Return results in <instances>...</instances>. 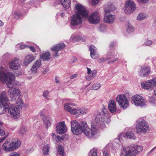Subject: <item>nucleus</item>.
<instances>
[{
    "label": "nucleus",
    "mask_w": 156,
    "mask_h": 156,
    "mask_svg": "<svg viewBox=\"0 0 156 156\" xmlns=\"http://www.w3.org/2000/svg\"><path fill=\"white\" fill-rule=\"evenodd\" d=\"M87 74H90V73H91V69L87 67Z\"/></svg>",
    "instance_id": "0e129e2a"
},
{
    "label": "nucleus",
    "mask_w": 156,
    "mask_h": 156,
    "mask_svg": "<svg viewBox=\"0 0 156 156\" xmlns=\"http://www.w3.org/2000/svg\"><path fill=\"white\" fill-rule=\"evenodd\" d=\"M65 47V45L63 43L59 44H57L54 46H53L51 48V49L55 51V52L53 55L54 56H58V51L63 49Z\"/></svg>",
    "instance_id": "412c9836"
},
{
    "label": "nucleus",
    "mask_w": 156,
    "mask_h": 156,
    "mask_svg": "<svg viewBox=\"0 0 156 156\" xmlns=\"http://www.w3.org/2000/svg\"><path fill=\"white\" fill-rule=\"evenodd\" d=\"M116 100L119 104L124 109L126 108L129 106L128 100L124 95H118Z\"/></svg>",
    "instance_id": "ddd939ff"
},
{
    "label": "nucleus",
    "mask_w": 156,
    "mask_h": 156,
    "mask_svg": "<svg viewBox=\"0 0 156 156\" xmlns=\"http://www.w3.org/2000/svg\"><path fill=\"white\" fill-rule=\"evenodd\" d=\"M8 64L11 69L14 70L18 69L20 65L19 59L17 58H15L11 61Z\"/></svg>",
    "instance_id": "f3484780"
},
{
    "label": "nucleus",
    "mask_w": 156,
    "mask_h": 156,
    "mask_svg": "<svg viewBox=\"0 0 156 156\" xmlns=\"http://www.w3.org/2000/svg\"><path fill=\"white\" fill-rule=\"evenodd\" d=\"M64 149L62 146L59 145L58 146V151L57 155L58 156H64Z\"/></svg>",
    "instance_id": "473e14b6"
},
{
    "label": "nucleus",
    "mask_w": 156,
    "mask_h": 156,
    "mask_svg": "<svg viewBox=\"0 0 156 156\" xmlns=\"http://www.w3.org/2000/svg\"><path fill=\"white\" fill-rule=\"evenodd\" d=\"M71 124V130L73 133L78 135L82 133L80 124L76 120L72 121Z\"/></svg>",
    "instance_id": "9b49d317"
},
{
    "label": "nucleus",
    "mask_w": 156,
    "mask_h": 156,
    "mask_svg": "<svg viewBox=\"0 0 156 156\" xmlns=\"http://www.w3.org/2000/svg\"><path fill=\"white\" fill-rule=\"evenodd\" d=\"M75 12L76 14H78L81 17L86 18L88 15V12L82 5L78 3L75 5Z\"/></svg>",
    "instance_id": "0eeeda50"
},
{
    "label": "nucleus",
    "mask_w": 156,
    "mask_h": 156,
    "mask_svg": "<svg viewBox=\"0 0 156 156\" xmlns=\"http://www.w3.org/2000/svg\"><path fill=\"white\" fill-rule=\"evenodd\" d=\"M8 135V133H5L4 130L1 129V142L5 139Z\"/></svg>",
    "instance_id": "2f4dec72"
},
{
    "label": "nucleus",
    "mask_w": 156,
    "mask_h": 156,
    "mask_svg": "<svg viewBox=\"0 0 156 156\" xmlns=\"http://www.w3.org/2000/svg\"><path fill=\"white\" fill-rule=\"evenodd\" d=\"M20 133L21 135H24L26 133V131L25 128L21 127L19 130Z\"/></svg>",
    "instance_id": "a18cd8bd"
},
{
    "label": "nucleus",
    "mask_w": 156,
    "mask_h": 156,
    "mask_svg": "<svg viewBox=\"0 0 156 156\" xmlns=\"http://www.w3.org/2000/svg\"><path fill=\"white\" fill-rule=\"evenodd\" d=\"M81 16L77 14H73L71 18V24L76 26L81 24L82 22Z\"/></svg>",
    "instance_id": "2eb2a0df"
},
{
    "label": "nucleus",
    "mask_w": 156,
    "mask_h": 156,
    "mask_svg": "<svg viewBox=\"0 0 156 156\" xmlns=\"http://www.w3.org/2000/svg\"><path fill=\"white\" fill-rule=\"evenodd\" d=\"M100 0H92L91 4L93 5H95L98 4Z\"/></svg>",
    "instance_id": "864d4df0"
},
{
    "label": "nucleus",
    "mask_w": 156,
    "mask_h": 156,
    "mask_svg": "<svg viewBox=\"0 0 156 156\" xmlns=\"http://www.w3.org/2000/svg\"><path fill=\"white\" fill-rule=\"evenodd\" d=\"M8 112L14 119H18L20 117L19 110L16 108L14 104H11L9 106Z\"/></svg>",
    "instance_id": "f8f14e48"
},
{
    "label": "nucleus",
    "mask_w": 156,
    "mask_h": 156,
    "mask_svg": "<svg viewBox=\"0 0 156 156\" xmlns=\"http://www.w3.org/2000/svg\"><path fill=\"white\" fill-rule=\"evenodd\" d=\"M97 73V71L95 70H94L92 71L90 73L91 74V77L92 78H94L95 77Z\"/></svg>",
    "instance_id": "3c124183"
},
{
    "label": "nucleus",
    "mask_w": 156,
    "mask_h": 156,
    "mask_svg": "<svg viewBox=\"0 0 156 156\" xmlns=\"http://www.w3.org/2000/svg\"><path fill=\"white\" fill-rule=\"evenodd\" d=\"M80 125L82 132L83 133L89 138L94 137L97 133V129L96 125L92 124V123H91V129L89 128L87 122H81Z\"/></svg>",
    "instance_id": "7ed1b4c3"
},
{
    "label": "nucleus",
    "mask_w": 156,
    "mask_h": 156,
    "mask_svg": "<svg viewBox=\"0 0 156 156\" xmlns=\"http://www.w3.org/2000/svg\"><path fill=\"white\" fill-rule=\"evenodd\" d=\"M147 17V15L144 13H140L137 17V19L139 20H142L144 19Z\"/></svg>",
    "instance_id": "e433bc0d"
},
{
    "label": "nucleus",
    "mask_w": 156,
    "mask_h": 156,
    "mask_svg": "<svg viewBox=\"0 0 156 156\" xmlns=\"http://www.w3.org/2000/svg\"><path fill=\"white\" fill-rule=\"evenodd\" d=\"M106 27L104 25H101L99 28L100 31L102 32L105 31L106 30Z\"/></svg>",
    "instance_id": "09e8293b"
},
{
    "label": "nucleus",
    "mask_w": 156,
    "mask_h": 156,
    "mask_svg": "<svg viewBox=\"0 0 156 156\" xmlns=\"http://www.w3.org/2000/svg\"><path fill=\"white\" fill-rule=\"evenodd\" d=\"M136 128L138 133H145L149 130V127L145 121L142 119H140L137 121Z\"/></svg>",
    "instance_id": "423d86ee"
},
{
    "label": "nucleus",
    "mask_w": 156,
    "mask_h": 156,
    "mask_svg": "<svg viewBox=\"0 0 156 156\" xmlns=\"http://www.w3.org/2000/svg\"><path fill=\"white\" fill-rule=\"evenodd\" d=\"M79 115L81 114H84L87 113L88 111L87 108H83L80 109H78Z\"/></svg>",
    "instance_id": "f704fd0d"
},
{
    "label": "nucleus",
    "mask_w": 156,
    "mask_h": 156,
    "mask_svg": "<svg viewBox=\"0 0 156 156\" xmlns=\"http://www.w3.org/2000/svg\"><path fill=\"white\" fill-rule=\"evenodd\" d=\"M41 65V61L40 60H37L33 65L37 68H39Z\"/></svg>",
    "instance_id": "79ce46f5"
},
{
    "label": "nucleus",
    "mask_w": 156,
    "mask_h": 156,
    "mask_svg": "<svg viewBox=\"0 0 156 156\" xmlns=\"http://www.w3.org/2000/svg\"><path fill=\"white\" fill-rule=\"evenodd\" d=\"M35 58V57L32 55L30 54L26 56L24 58L23 64L25 66H27Z\"/></svg>",
    "instance_id": "393cba45"
},
{
    "label": "nucleus",
    "mask_w": 156,
    "mask_h": 156,
    "mask_svg": "<svg viewBox=\"0 0 156 156\" xmlns=\"http://www.w3.org/2000/svg\"><path fill=\"white\" fill-rule=\"evenodd\" d=\"M118 60V58H116L108 62V63H113Z\"/></svg>",
    "instance_id": "338daca9"
},
{
    "label": "nucleus",
    "mask_w": 156,
    "mask_h": 156,
    "mask_svg": "<svg viewBox=\"0 0 156 156\" xmlns=\"http://www.w3.org/2000/svg\"><path fill=\"white\" fill-rule=\"evenodd\" d=\"M12 147H14L13 151L18 148L20 146V142L17 138L14 139L11 142Z\"/></svg>",
    "instance_id": "c756f323"
},
{
    "label": "nucleus",
    "mask_w": 156,
    "mask_h": 156,
    "mask_svg": "<svg viewBox=\"0 0 156 156\" xmlns=\"http://www.w3.org/2000/svg\"><path fill=\"white\" fill-rule=\"evenodd\" d=\"M152 43V42L151 41L148 40L144 42L143 44V45L144 46H150V45H151Z\"/></svg>",
    "instance_id": "de8ad7c7"
},
{
    "label": "nucleus",
    "mask_w": 156,
    "mask_h": 156,
    "mask_svg": "<svg viewBox=\"0 0 156 156\" xmlns=\"http://www.w3.org/2000/svg\"><path fill=\"white\" fill-rule=\"evenodd\" d=\"M77 76H78V75L77 74H73V75H72L70 77V79H73L74 78L77 77Z\"/></svg>",
    "instance_id": "13d9d810"
},
{
    "label": "nucleus",
    "mask_w": 156,
    "mask_h": 156,
    "mask_svg": "<svg viewBox=\"0 0 156 156\" xmlns=\"http://www.w3.org/2000/svg\"><path fill=\"white\" fill-rule=\"evenodd\" d=\"M116 44V43L115 42H112L110 44V46L111 48H112Z\"/></svg>",
    "instance_id": "052dcab7"
},
{
    "label": "nucleus",
    "mask_w": 156,
    "mask_h": 156,
    "mask_svg": "<svg viewBox=\"0 0 156 156\" xmlns=\"http://www.w3.org/2000/svg\"><path fill=\"white\" fill-rule=\"evenodd\" d=\"M156 85V77H153L152 79L148 80L145 83L143 82L141 83V87L144 89L149 91Z\"/></svg>",
    "instance_id": "1a4fd4ad"
},
{
    "label": "nucleus",
    "mask_w": 156,
    "mask_h": 156,
    "mask_svg": "<svg viewBox=\"0 0 156 156\" xmlns=\"http://www.w3.org/2000/svg\"><path fill=\"white\" fill-rule=\"evenodd\" d=\"M101 87L100 84L99 83H95L93 86V89L96 90L98 89Z\"/></svg>",
    "instance_id": "c03bdc74"
},
{
    "label": "nucleus",
    "mask_w": 156,
    "mask_h": 156,
    "mask_svg": "<svg viewBox=\"0 0 156 156\" xmlns=\"http://www.w3.org/2000/svg\"><path fill=\"white\" fill-rule=\"evenodd\" d=\"M107 111L105 107L103 106L100 112L96 115L95 120L97 125L101 128H105L106 124L110 121V117H107Z\"/></svg>",
    "instance_id": "f03ea898"
},
{
    "label": "nucleus",
    "mask_w": 156,
    "mask_h": 156,
    "mask_svg": "<svg viewBox=\"0 0 156 156\" xmlns=\"http://www.w3.org/2000/svg\"><path fill=\"white\" fill-rule=\"evenodd\" d=\"M137 1L139 2L143 3H145L147 2L149 0H137Z\"/></svg>",
    "instance_id": "bf43d9fd"
},
{
    "label": "nucleus",
    "mask_w": 156,
    "mask_h": 156,
    "mask_svg": "<svg viewBox=\"0 0 156 156\" xmlns=\"http://www.w3.org/2000/svg\"><path fill=\"white\" fill-rule=\"evenodd\" d=\"M149 101L152 105L154 104L156 102V100L154 98L153 96H149Z\"/></svg>",
    "instance_id": "37998d69"
},
{
    "label": "nucleus",
    "mask_w": 156,
    "mask_h": 156,
    "mask_svg": "<svg viewBox=\"0 0 156 156\" xmlns=\"http://www.w3.org/2000/svg\"><path fill=\"white\" fill-rule=\"evenodd\" d=\"M110 57H106V58H99L97 60L98 62L101 63L102 62H104L106 60L110 59Z\"/></svg>",
    "instance_id": "ea45409f"
},
{
    "label": "nucleus",
    "mask_w": 156,
    "mask_h": 156,
    "mask_svg": "<svg viewBox=\"0 0 156 156\" xmlns=\"http://www.w3.org/2000/svg\"><path fill=\"white\" fill-rule=\"evenodd\" d=\"M49 92L48 90L44 91L43 93L42 96L46 100H50L49 98Z\"/></svg>",
    "instance_id": "c9c22d12"
},
{
    "label": "nucleus",
    "mask_w": 156,
    "mask_h": 156,
    "mask_svg": "<svg viewBox=\"0 0 156 156\" xmlns=\"http://www.w3.org/2000/svg\"><path fill=\"white\" fill-rule=\"evenodd\" d=\"M64 108L65 111L69 112L73 115H79L78 109L69 106L67 104H65Z\"/></svg>",
    "instance_id": "a878e982"
},
{
    "label": "nucleus",
    "mask_w": 156,
    "mask_h": 156,
    "mask_svg": "<svg viewBox=\"0 0 156 156\" xmlns=\"http://www.w3.org/2000/svg\"><path fill=\"white\" fill-rule=\"evenodd\" d=\"M9 101L5 92L1 94V114L4 113L9 108Z\"/></svg>",
    "instance_id": "39448f33"
},
{
    "label": "nucleus",
    "mask_w": 156,
    "mask_h": 156,
    "mask_svg": "<svg viewBox=\"0 0 156 156\" xmlns=\"http://www.w3.org/2000/svg\"><path fill=\"white\" fill-rule=\"evenodd\" d=\"M44 123L47 129L50 127L52 123V120L50 116H45L43 119Z\"/></svg>",
    "instance_id": "cd10ccee"
},
{
    "label": "nucleus",
    "mask_w": 156,
    "mask_h": 156,
    "mask_svg": "<svg viewBox=\"0 0 156 156\" xmlns=\"http://www.w3.org/2000/svg\"><path fill=\"white\" fill-rule=\"evenodd\" d=\"M89 154H90L91 156H98L97 154V151L95 149H92L89 153Z\"/></svg>",
    "instance_id": "a19ab883"
},
{
    "label": "nucleus",
    "mask_w": 156,
    "mask_h": 156,
    "mask_svg": "<svg viewBox=\"0 0 156 156\" xmlns=\"http://www.w3.org/2000/svg\"><path fill=\"white\" fill-rule=\"evenodd\" d=\"M29 46L26 44H21L20 47V48L22 49H24L25 48H28Z\"/></svg>",
    "instance_id": "603ef678"
},
{
    "label": "nucleus",
    "mask_w": 156,
    "mask_h": 156,
    "mask_svg": "<svg viewBox=\"0 0 156 156\" xmlns=\"http://www.w3.org/2000/svg\"><path fill=\"white\" fill-rule=\"evenodd\" d=\"M125 12L126 14H130L136 9V6L134 2L131 1H126L125 5Z\"/></svg>",
    "instance_id": "9d476101"
},
{
    "label": "nucleus",
    "mask_w": 156,
    "mask_h": 156,
    "mask_svg": "<svg viewBox=\"0 0 156 156\" xmlns=\"http://www.w3.org/2000/svg\"><path fill=\"white\" fill-rule=\"evenodd\" d=\"M23 103V101L21 99H19L17 101L16 105H14L16 108L20 110L22 106Z\"/></svg>",
    "instance_id": "72a5a7b5"
},
{
    "label": "nucleus",
    "mask_w": 156,
    "mask_h": 156,
    "mask_svg": "<svg viewBox=\"0 0 156 156\" xmlns=\"http://www.w3.org/2000/svg\"><path fill=\"white\" fill-rule=\"evenodd\" d=\"M14 147H12L11 142H9V140H7L2 145V148L5 151L10 152L13 151Z\"/></svg>",
    "instance_id": "aec40b11"
},
{
    "label": "nucleus",
    "mask_w": 156,
    "mask_h": 156,
    "mask_svg": "<svg viewBox=\"0 0 156 156\" xmlns=\"http://www.w3.org/2000/svg\"><path fill=\"white\" fill-rule=\"evenodd\" d=\"M50 149V147L48 145L46 144L43 147V151L44 154H47L48 153Z\"/></svg>",
    "instance_id": "4c0bfd02"
},
{
    "label": "nucleus",
    "mask_w": 156,
    "mask_h": 156,
    "mask_svg": "<svg viewBox=\"0 0 156 156\" xmlns=\"http://www.w3.org/2000/svg\"><path fill=\"white\" fill-rule=\"evenodd\" d=\"M44 110H41L40 112V114L41 116H44Z\"/></svg>",
    "instance_id": "69168bd1"
},
{
    "label": "nucleus",
    "mask_w": 156,
    "mask_h": 156,
    "mask_svg": "<svg viewBox=\"0 0 156 156\" xmlns=\"http://www.w3.org/2000/svg\"><path fill=\"white\" fill-rule=\"evenodd\" d=\"M56 129L57 132L59 134L64 133L66 131V128L64 122L57 123Z\"/></svg>",
    "instance_id": "a211bd4d"
},
{
    "label": "nucleus",
    "mask_w": 156,
    "mask_h": 156,
    "mask_svg": "<svg viewBox=\"0 0 156 156\" xmlns=\"http://www.w3.org/2000/svg\"><path fill=\"white\" fill-rule=\"evenodd\" d=\"M41 59L44 61H48L51 58V54L48 51H47L41 55Z\"/></svg>",
    "instance_id": "c85d7f7f"
},
{
    "label": "nucleus",
    "mask_w": 156,
    "mask_h": 156,
    "mask_svg": "<svg viewBox=\"0 0 156 156\" xmlns=\"http://www.w3.org/2000/svg\"><path fill=\"white\" fill-rule=\"evenodd\" d=\"M126 30L128 32L131 33L134 30V28L131 24L129 23L126 28Z\"/></svg>",
    "instance_id": "58836bf2"
},
{
    "label": "nucleus",
    "mask_w": 156,
    "mask_h": 156,
    "mask_svg": "<svg viewBox=\"0 0 156 156\" xmlns=\"http://www.w3.org/2000/svg\"><path fill=\"white\" fill-rule=\"evenodd\" d=\"M113 55H112V53L110 52H108L106 55L107 57H110V59L112 57Z\"/></svg>",
    "instance_id": "6e6d98bb"
},
{
    "label": "nucleus",
    "mask_w": 156,
    "mask_h": 156,
    "mask_svg": "<svg viewBox=\"0 0 156 156\" xmlns=\"http://www.w3.org/2000/svg\"><path fill=\"white\" fill-rule=\"evenodd\" d=\"M103 156H110L109 154L106 151L103 152Z\"/></svg>",
    "instance_id": "680f3d73"
},
{
    "label": "nucleus",
    "mask_w": 156,
    "mask_h": 156,
    "mask_svg": "<svg viewBox=\"0 0 156 156\" xmlns=\"http://www.w3.org/2000/svg\"><path fill=\"white\" fill-rule=\"evenodd\" d=\"M131 99L134 105L137 106L143 107L146 106V101L142 96L136 94L133 96Z\"/></svg>",
    "instance_id": "6e6552de"
},
{
    "label": "nucleus",
    "mask_w": 156,
    "mask_h": 156,
    "mask_svg": "<svg viewBox=\"0 0 156 156\" xmlns=\"http://www.w3.org/2000/svg\"><path fill=\"white\" fill-rule=\"evenodd\" d=\"M14 17L16 18V16H17L18 17H19L20 16V14L18 13L17 12H15L14 13Z\"/></svg>",
    "instance_id": "774afa93"
},
{
    "label": "nucleus",
    "mask_w": 156,
    "mask_h": 156,
    "mask_svg": "<svg viewBox=\"0 0 156 156\" xmlns=\"http://www.w3.org/2000/svg\"><path fill=\"white\" fill-rule=\"evenodd\" d=\"M125 136L127 138L135 140L136 139V136H134V133L131 131L127 132L126 134L121 133L119 135L118 140L121 141L126 139Z\"/></svg>",
    "instance_id": "6ab92c4d"
},
{
    "label": "nucleus",
    "mask_w": 156,
    "mask_h": 156,
    "mask_svg": "<svg viewBox=\"0 0 156 156\" xmlns=\"http://www.w3.org/2000/svg\"><path fill=\"white\" fill-rule=\"evenodd\" d=\"M105 14L104 20L105 23H112L114 22L115 19V15L111 14Z\"/></svg>",
    "instance_id": "b1692460"
},
{
    "label": "nucleus",
    "mask_w": 156,
    "mask_h": 156,
    "mask_svg": "<svg viewBox=\"0 0 156 156\" xmlns=\"http://www.w3.org/2000/svg\"><path fill=\"white\" fill-rule=\"evenodd\" d=\"M37 68L33 65L31 69V70L33 74H35L37 71Z\"/></svg>",
    "instance_id": "8fccbe9b"
},
{
    "label": "nucleus",
    "mask_w": 156,
    "mask_h": 156,
    "mask_svg": "<svg viewBox=\"0 0 156 156\" xmlns=\"http://www.w3.org/2000/svg\"><path fill=\"white\" fill-rule=\"evenodd\" d=\"M79 39L80 38L77 36H74L73 35H72L70 38V39H71L73 41H78Z\"/></svg>",
    "instance_id": "49530a36"
},
{
    "label": "nucleus",
    "mask_w": 156,
    "mask_h": 156,
    "mask_svg": "<svg viewBox=\"0 0 156 156\" xmlns=\"http://www.w3.org/2000/svg\"><path fill=\"white\" fill-rule=\"evenodd\" d=\"M115 7L110 2H108L105 5L104 11L105 13H107L111 11H115Z\"/></svg>",
    "instance_id": "4be33fe9"
},
{
    "label": "nucleus",
    "mask_w": 156,
    "mask_h": 156,
    "mask_svg": "<svg viewBox=\"0 0 156 156\" xmlns=\"http://www.w3.org/2000/svg\"><path fill=\"white\" fill-rule=\"evenodd\" d=\"M143 150L142 147L138 145H132L123 147L122 154L125 156H135Z\"/></svg>",
    "instance_id": "20e7f679"
},
{
    "label": "nucleus",
    "mask_w": 156,
    "mask_h": 156,
    "mask_svg": "<svg viewBox=\"0 0 156 156\" xmlns=\"http://www.w3.org/2000/svg\"><path fill=\"white\" fill-rule=\"evenodd\" d=\"M88 19L90 23L97 24L100 20L99 14L97 12H94L88 17Z\"/></svg>",
    "instance_id": "4468645a"
},
{
    "label": "nucleus",
    "mask_w": 156,
    "mask_h": 156,
    "mask_svg": "<svg viewBox=\"0 0 156 156\" xmlns=\"http://www.w3.org/2000/svg\"><path fill=\"white\" fill-rule=\"evenodd\" d=\"M1 81L5 82L9 89L8 92L10 96L13 98L14 96H20L21 92L20 89L17 88H13L14 85H18L19 83L15 80V76L11 73H5L2 70V68L1 67Z\"/></svg>",
    "instance_id": "f257e3e1"
},
{
    "label": "nucleus",
    "mask_w": 156,
    "mask_h": 156,
    "mask_svg": "<svg viewBox=\"0 0 156 156\" xmlns=\"http://www.w3.org/2000/svg\"><path fill=\"white\" fill-rule=\"evenodd\" d=\"M151 72V69L147 66H141L139 72V76L141 77L147 76Z\"/></svg>",
    "instance_id": "dca6fc26"
},
{
    "label": "nucleus",
    "mask_w": 156,
    "mask_h": 156,
    "mask_svg": "<svg viewBox=\"0 0 156 156\" xmlns=\"http://www.w3.org/2000/svg\"><path fill=\"white\" fill-rule=\"evenodd\" d=\"M77 60V58L76 57H74L70 61V62L71 63H74L75 61H76Z\"/></svg>",
    "instance_id": "e2e57ef3"
},
{
    "label": "nucleus",
    "mask_w": 156,
    "mask_h": 156,
    "mask_svg": "<svg viewBox=\"0 0 156 156\" xmlns=\"http://www.w3.org/2000/svg\"><path fill=\"white\" fill-rule=\"evenodd\" d=\"M108 108L110 112L112 113L116 110V107L115 102L114 100H111L108 102Z\"/></svg>",
    "instance_id": "bb28decb"
},
{
    "label": "nucleus",
    "mask_w": 156,
    "mask_h": 156,
    "mask_svg": "<svg viewBox=\"0 0 156 156\" xmlns=\"http://www.w3.org/2000/svg\"><path fill=\"white\" fill-rule=\"evenodd\" d=\"M9 156H20V154L17 152H14L13 153H11Z\"/></svg>",
    "instance_id": "5fc2aeb1"
},
{
    "label": "nucleus",
    "mask_w": 156,
    "mask_h": 156,
    "mask_svg": "<svg viewBox=\"0 0 156 156\" xmlns=\"http://www.w3.org/2000/svg\"><path fill=\"white\" fill-rule=\"evenodd\" d=\"M60 2L62 6L66 9H68L69 8L70 1V0H60Z\"/></svg>",
    "instance_id": "7c9ffc66"
},
{
    "label": "nucleus",
    "mask_w": 156,
    "mask_h": 156,
    "mask_svg": "<svg viewBox=\"0 0 156 156\" xmlns=\"http://www.w3.org/2000/svg\"><path fill=\"white\" fill-rule=\"evenodd\" d=\"M28 48H30V50L34 52H35L36 50L34 48L33 46H29Z\"/></svg>",
    "instance_id": "4d7b16f0"
},
{
    "label": "nucleus",
    "mask_w": 156,
    "mask_h": 156,
    "mask_svg": "<svg viewBox=\"0 0 156 156\" xmlns=\"http://www.w3.org/2000/svg\"><path fill=\"white\" fill-rule=\"evenodd\" d=\"M89 49L90 51V56L92 58L96 59L98 57V54L96 47L91 45L89 47Z\"/></svg>",
    "instance_id": "5701e85b"
}]
</instances>
